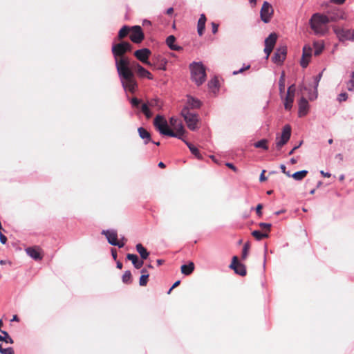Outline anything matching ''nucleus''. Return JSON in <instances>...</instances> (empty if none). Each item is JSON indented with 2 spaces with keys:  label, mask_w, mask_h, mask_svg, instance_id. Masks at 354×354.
I'll return each mask as SVG.
<instances>
[{
  "label": "nucleus",
  "mask_w": 354,
  "mask_h": 354,
  "mask_svg": "<svg viewBox=\"0 0 354 354\" xmlns=\"http://www.w3.org/2000/svg\"><path fill=\"white\" fill-rule=\"evenodd\" d=\"M169 124L173 129L169 128L165 118L159 115L153 120V125L160 134L184 140L183 136L186 131L182 122L172 117L169 119Z\"/></svg>",
  "instance_id": "obj_1"
},
{
  "label": "nucleus",
  "mask_w": 354,
  "mask_h": 354,
  "mask_svg": "<svg viewBox=\"0 0 354 354\" xmlns=\"http://www.w3.org/2000/svg\"><path fill=\"white\" fill-rule=\"evenodd\" d=\"M129 61L127 57L120 59L117 62V69L120 76L122 77V83L124 89L133 93L137 86L134 75L129 67Z\"/></svg>",
  "instance_id": "obj_2"
},
{
  "label": "nucleus",
  "mask_w": 354,
  "mask_h": 354,
  "mask_svg": "<svg viewBox=\"0 0 354 354\" xmlns=\"http://www.w3.org/2000/svg\"><path fill=\"white\" fill-rule=\"evenodd\" d=\"M129 36L130 40L135 44H140L144 38L145 35L142 28L140 26H124L119 30L118 37L120 40Z\"/></svg>",
  "instance_id": "obj_3"
},
{
  "label": "nucleus",
  "mask_w": 354,
  "mask_h": 354,
  "mask_svg": "<svg viewBox=\"0 0 354 354\" xmlns=\"http://www.w3.org/2000/svg\"><path fill=\"white\" fill-rule=\"evenodd\" d=\"M327 19L325 15L319 13L314 14L310 21V24L315 34L324 35L328 31Z\"/></svg>",
  "instance_id": "obj_4"
},
{
  "label": "nucleus",
  "mask_w": 354,
  "mask_h": 354,
  "mask_svg": "<svg viewBox=\"0 0 354 354\" xmlns=\"http://www.w3.org/2000/svg\"><path fill=\"white\" fill-rule=\"evenodd\" d=\"M192 79L197 85L202 84L206 78L205 69L203 64L193 63L189 66Z\"/></svg>",
  "instance_id": "obj_5"
},
{
  "label": "nucleus",
  "mask_w": 354,
  "mask_h": 354,
  "mask_svg": "<svg viewBox=\"0 0 354 354\" xmlns=\"http://www.w3.org/2000/svg\"><path fill=\"white\" fill-rule=\"evenodd\" d=\"M181 115L183 117L187 127L191 131H195L198 129V115L194 112L187 110V108H183L181 111Z\"/></svg>",
  "instance_id": "obj_6"
},
{
  "label": "nucleus",
  "mask_w": 354,
  "mask_h": 354,
  "mask_svg": "<svg viewBox=\"0 0 354 354\" xmlns=\"http://www.w3.org/2000/svg\"><path fill=\"white\" fill-rule=\"evenodd\" d=\"M333 30L340 41H354V29H345L337 26H333Z\"/></svg>",
  "instance_id": "obj_7"
},
{
  "label": "nucleus",
  "mask_w": 354,
  "mask_h": 354,
  "mask_svg": "<svg viewBox=\"0 0 354 354\" xmlns=\"http://www.w3.org/2000/svg\"><path fill=\"white\" fill-rule=\"evenodd\" d=\"M291 136V127L286 124L283 127L280 138H276V147L280 150L290 140Z\"/></svg>",
  "instance_id": "obj_8"
},
{
  "label": "nucleus",
  "mask_w": 354,
  "mask_h": 354,
  "mask_svg": "<svg viewBox=\"0 0 354 354\" xmlns=\"http://www.w3.org/2000/svg\"><path fill=\"white\" fill-rule=\"evenodd\" d=\"M102 234H104L108 240V242L112 245L118 246L119 248L124 247L127 239L122 238L120 241L118 240V234L114 230H103Z\"/></svg>",
  "instance_id": "obj_9"
},
{
  "label": "nucleus",
  "mask_w": 354,
  "mask_h": 354,
  "mask_svg": "<svg viewBox=\"0 0 354 354\" xmlns=\"http://www.w3.org/2000/svg\"><path fill=\"white\" fill-rule=\"evenodd\" d=\"M274 13L272 6L267 1H264L260 11L261 20L265 23L270 22Z\"/></svg>",
  "instance_id": "obj_10"
},
{
  "label": "nucleus",
  "mask_w": 354,
  "mask_h": 354,
  "mask_svg": "<svg viewBox=\"0 0 354 354\" xmlns=\"http://www.w3.org/2000/svg\"><path fill=\"white\" fill-rule=\"evenodd\" d=\"M327 22H337L346 18L345 13L340 9H335L324 15Z\"/></svg>",
  "instance_id": "obj_11"
},
{
  "label": "nucleus",
  "mask_w": 354,
  "mask_h": 354,
  "mask_svg": "<svg viewBox=\"0 0 354 354\" xmlns=\"http://www.w3.org/2000/svg\"><path fill=\"white\" fill-rule=\"evenodd\" d=\"M296 87L295 84L290 86L287 91V95L284 100V108L287 111H290L294 102Z\"/></svg>",
  "instance_id": "obj_12"
},
{
  "label": "nucleus",
  "mask_w": 354,
  "mask_h": 354,
  "mask_svg": "<svg viewBox=\"0 0 354 354\" xmlns=\"http://www.w3.org/2000/svg\"><path fill=\"white\" fill-rule=\"evenodd\" d=\"M230 268L234 270L235 273L239 274L241 276L246 275V268L245 266L239 263L238 257L236 256H234L232 257V261L231 264L230 265Z\"/></svg>",
  "instance_id": "obj_13"
},
{
  "label": "nucleus",
  "mask_w": 354,
  "mask_h": 354,
  "mask_svg": "<svg viewBox=\"0 0 354 354\" xmlns=\"http://www.w3.org/2000/svg\"><path fill=\"white\" fill-rule=\"evenodd\" d=\"M286 46H280L275 51L272 61L277 64H281L286 57Z\"/></svg>",
  "instance_id": "obj_14"
},
{
  "label": "nucleus",
  "mask_w": 354,
  "mask_h": 354,
  "mask_svg": "<svg viewBox=\"0 0 354 354\" xmlns=\"http://www.w3.org/2000/svg\"><path fill=\"white\" fill-rule=\"evenodd\" d=\"M25 250L27 254L35 261H41L43 259V251L39 246L28 247Z\"/></svg>",
  "instance_id": "obj_15"
},
{
  "label": "nucleus",
  "mask_w": 354,
  "mask_h": 354,
  "mask_svg": "<svg viewBox=\"0 0 354 354\" xmlns=\"http://www.w3.org/2000/svg\"><path fill=\"white\" fill-rule=\"evenodd\" d=\"M313 49L310 46H304L302 57L300 64L303 68H306L310 61Z\"/></svg>",
  "instance_id": "obj_16"
},
{
  "label": "nucleus",
  "mask_w": 354,
  "mask_h": 354,
  "mask_svg": "<svg viewBox=\"0 0 354 354\" xmlns=\"http://www.w3.org/2000/svg\"><path fill=\"white\" fill-rule=\"evenodd\" d=\"M151 54V51L147 48H142L135 51L134 55L138 59L144 64H149L148 58Z\"/></svg>",
  "instance_id": "obj_17"
},
{
  "label": "nucleus",
  "mask_w": 354,
  "mask_h": 354,
  "mask_svg": "<svg viewBox=\"0 0 354 354\" xmlns=\"http://www.w3.org/2000/svg\"><path fill=\"white\" fill-rule=\"evenodd\" d=\"M308 109H309L308 102L305 97H302L299 102V112H298L299 117L305 116L308 113Z\"/></svg>",
  "instance_id": "obj_18"
},
{
  "label": "nucleus",
  "mask_w": 354,
  "mask_h": 354,
  "mask_svg": "<svg viewBox=\"0 0 354 354\" xmlns=\"http://www.w3.org/2000/svg\"><path fill=\"white\" fill-rule=\"evenodd\" d=\"M187 100L185 106L183 108H187V110L198 109L201 106V102L192 96L187 95Z\"/></svg>",
  "instance_id": "obj_19"
},
{
  "label": "nucleus",
  "mask_w": 354,
  "mask_h": 354,
  "mask_svg": "<svg viewBox=\"0 0 354 354\" xmlns=\"http://www.w3.org/2000/svg\"><path fill=\"white\" fill-rule=\"evenodd\" d=\"M133 67L135 68L137 74L140 77H147L149 80L153 79V75H151V73L147 70H146L145 68H143L142 66H140L139 64H133Z\"/></svg>",
  "instance_id": "obj_20"
},
{
  "label": "nucleus",
  "mask_w": 354,
  "mask_h": 354,
  "mask_svg": "<svg viewBox=\"0 0 354 354\" xmlns=\"http://www.w3.org/2000/svg\"><path fill=\"white\" fill-rule=\"evenodd\" d=\"M130 46H113V53L114 54L115 59H116V63L118 62L120 60H118V57H121V58H124V57H122V55L127 52V50L129 49L128 47Z\"/></svg>",
  "instance_id": "obj_21"
},
{
  "label": "nucleus",
  "mask_w": 354,
  "mask_h": 354,
  "mask_svg": "<svg viewBox=\"0 0 354 354\" xmlns=\"http://www.w3.org/2000/svg\"><path fill=\"white\" fill-rule=\"evenodd\" d=\"M127 259L131 261L133 266L137 269L140 268L144 264L143 260H140L138 256L134 254H127Z\"/></svg>",
  "instance_id": "obj_22"
},
{
  "label": "nucleus",
  "mask_w": 354,
  "mask_h": 354,
  "mask_svg": "<svg viewBox=\"0 0 354 354\" xmlns=\"http://www.w3.org/2000/svg\"><path fill=\"white\" fill-rule=\"evenodd\" d=\"M206 21L207 19L205 15L204 14H201L197 24V32L200 36L203 35L204 32Z\"/></svg>",
  "instance_id": "obj_23"
},
{
  "label": "nucleus",
  "mask_w": 354,
  "mask_h": 354,
  "mask_svg": "<svg viewBox=\"0 0 354 354\" xmlns=\"http://www.w3.org/2000/svg\"><path fill=\"white\" fill-rule=\"evenodd\" d=\"M194 263L192 261L189 262L188 264H184L181 266V272L185 275H190L194 270Z\"/></svg>",
  "instance_id": "obj_24"
},
{
  "label": "nucleus",
  "mask_w": 354,
  "mask_h": 354,
  "mask_svg": "<svg viewBox=\"0 0 354 354\" xmlns=\"http://www.w3.org/2000/svg\"><path fill=\"white\" fill-rule=\"evenodd\" d=\"M140 137L145 140V144H147L151 142V134L143 127H139L138 129Z\"/></svg>",
  "instance_id": "obj_25"
},
{
  "label": "nucleus",
  "mask_w": 354,
  "mask_h": 354,
  "mask_svg": "<svg viewBox=\"0 0 354 354\" xmlns=\"http://www.w3.org/2000/svg\"><path fill=\"white\" fill-rule=\"evenodd\" d=\"M136 248L142 260L147 259L149 257V252L141 243H138Z\"/></svg>",
  "instance_id": "obj_26"
},
{
  "label": "nucleus",
  "mask_w": 354,
  "mask_h": 354,
  "mask_svg": "<svg viewBox=\"0 0 354 354\" xmlns=\"http://www.w3.org/2000/svg\"><path fill=\"white\" fill-rule=\"evenodd\" d=\"M183 141L185 142L187 146L189 147L190 151L192 152V153L193 155H194L199 160L203 158L201 154L200 153L199 150L196 147H194L192 143L188 142L187 141H186L185 140Z\"/></svg>",
  "instance_id": "obj_27"
},
{
  "label": "nucleus",
  "mask_w": 354,
  "mask_h": 354,
  "mask_svg": "<svg viewBox=\"0 0 354 354\" xmlns=\"http://www.w3.org/2000/svg\"><path fill=\"white\" fill-rule=\"evenodd\" d=\"M307 174L308 171L306 170H302L294 173L290 176L292 177L296 180H301L306 176Z\"/></svg>",
  "instance_id": "obj_28"
},
{
  "label": "nucleus",
  "mask_w": 354,
  "mask_h": 354,
  "mask_svg": "<svg viewBox=\"0 0 354 354\" xmlns=\"http://www.w3.org/2000/svg\"><path fill=\"white\" fill-rule=\"evenodd\" d=\"M122 282L126 284H130L132 283V274L131 271L127 270L122 275Z\"/></svg>",
  "instance_id": "obj_29"
},
{
  "label": "nucleus",
  "mask_w": 354,
  "mask_h": 354,
  "mask_svg": "<svg viewBox=\"0 0 354 354\" xmlns=\"http://www.w3.org/2000/svg\"><path fill=\"white\" fill-rule=\"evenodd\" d=\"M277 40V35L275 32L271 33L264 41V44H275Z\"/></svg>",
  "instance_id": "obj_30"
},
{
  "label": "nucleus",
  "mask_w": 354,
  "mask_h": 354,
  "mask_svg": "<svg viewBox=\"0 0 354 354\" xmlns=\"http://www.w3.org/2000/svg\"><path fill=\"white\" fill-rule=\"evenodd\" d=\"M252 235L257 240L261 241L264 238L268 237V234L267 232L262 233L259 230H254L252 232Z\"/></svg>",
  "instance_id": "obj_31"
},
{
  "label": "nucleus",
  "mask_w": 354,
  "mask_h": 354,
  "mask_svg": "<svg viewBox=\"0 0 354 354\" xmlns=\"http://www.w3.org/2000/svg\"><path fill=\"white\" fill-rule=\"evenodd\" d=\"M254 147L257 148H262L265 150L268 149V140L266 139H262L254 143Z\"/></svg>",
  "instance_id": "obj_32"
},
{
  "label": "nucleus",
  "mask_w": 354,
  "mask_h": 354,
  "mask_svg": "<svg viewBox=\"0 0 354 354\" xmlns=\"http://www.w3.org/2000/svg\"><path fill=\"white\" fill-rule=\"evenodd\" d=\"M250 248V244L249 242H246L243 248L241 258L242 259H246Z\"/></svg>",
  "instance_id": "obj_33"
},
{
  "label": "nucleus",
  "mask_w": 354,
  "mask_h": 354,
  "mask_svg": "<svg viewBox=\"0 0 354 354\" xmlns=\"http://www.w3.org/2000/svg\"><path fill=\"white\" fill-rule=\"evenodd\" d=\"M148 103L150 107H155L158 109H160L162 107V102L158 99H152Z\"/></svg>",
  "instance_id": "obj_34"
},
{
  "label": "nucleus",
  "mask_w": 354,
  "mask_h": 354,
  "mask_svg": "<svg viewBox=\"0 0 354 354\" xmlns=\"http://www.w3.org/2000/svg\"><path fill=\"white\" fill-rule=\"evenodd\" d=\"M149 103L148 104H142L141 106L142 112L145 115L147 118H150L152 116V113L150 111L149 109Z\"/></svg>",
  "instance_id": "obj_35"
},
{
  "label": "nucleus",
  "mask_w": 354,
  "mask_h": 354,
  "mask_svg": "<svg viewBox=\"0 0 354 354\" xmlns=\"http://www.w3.org/2000/svg\"><path fill=\"white\" fill-rule=\"evenodd\" d=\"M1 333L4 335V336L0 335V341H3L6 343L13 344L12 339L10 337L8 333L6 331L1 330Z\"/></svg>",
  "instance_id": "obj_36"
},
{
  "label": "nucleus",
  "mask_w": 354,
  "mask_h": 354,
  "mask_svg": "<svg viewBox=\"0 0 354 354\" xmlns=\"http://www.w3.org/2000/svg\"><path fill=\"white\" fill-rule=\"evenodd\" d=\"M279 87L280 93H283L285 91V75L284 73H282L279 82Z\"/></svg>",
  "instance_id": "obj_37"
},
{
  "label": "nucleus",
  "mask_w": 354,
  "mask_h": 354,
  "mask_svg": "<svg viewBox=\"0 0 354 354\" xmlns=\"http://www.w3.org/2000/svg\"><path fill=\"white\" fill-rule=\"evenodd\" d=\"M149 274L141 275L139 280V284L141 286H145L147 284Z\"/></svg>",
  "instance_id": "obj_38"
},
{
  "label": "nucleus",
  "mask_w": 354,
  "mask_h": 354,
  "mask_svg": "<svg viewBox=\"0 0 354 354\" xmlns=\"http://www.w3.org/2000/svg\"><path fill=\"white\" fill-rule=\"evenodd\" d=\"M322 77V72L319 73L317 76L314 77L315 89L317 91L319 82ZM317 93H316L315 98L317 97Z\"/></svg>",
  "instance_id": "obj_39"
},
{
  "label": "nucleus",
  "mask_w": 354,
  "mask_h": 354,
  "mask_svg": "<svg viewBox=\"0 0 354 354\" xmlns=\"http://www.w3.org/2000/svg\"><path fill=\"white\" fill-rule=\"evenodd\" d=\"M259 225L262 230H265L267 233H268L270 231L271 224L270 223H260Z\"/></svg>",
  "instance_id": "obj_40"
},
{
  "label": "nucleus",
  "mask_w": 354,
  "mask_h": 354,
  "mask_svg": "<svg viewBox=\"0 0 354 354\" xmlns=\"http://www.w3.org/2000/svg\"><path fill=\"white\" fill-rule=\"evenodd\" d=\"M316 48L314 50V55L315 56L319 55L324 49V46H315Z\"/></svg>",
  "instance_id": "obj_41"
},
{
  "label": "nucleus",
  "mask_w": 354,
  "mask_h": 354,
  "mask_svg": "<svg viewBox=\"0 0 354 354\" xmlns=\"http://www.w3.org/2000/svg\"><path fill=\"white\" fill-rule=\"evenodd\" d=\"M274 46H266L264 49L265 53H266V58H268L272 51Z\"/></svg>",
  "instance_id": "obj_42"
},
{
  "label": "nucleus",
  "mask_w": 354,
  "mask_h": 354,
  "mask_svg": "<svg viewBox=\"0 0 354 354\" xmlns=\"http://www.w3.org/2000/svg\"><path fill=\"white\" fill-rule=\"evenodd\" d=\"M347 98H348V95H347V93H340V94L339 95L337 100H338V101H339V102H343V101H346V100H347Z\"/></svg>",
  "instance_id": "obj_43"
},
{
  "label": "nucleus",
  "mask_w": 354,
  "mask_h": 354,
  "mask_svg": "<svg viewBox=\"0 0 354 354\" xmlns=\"http://www.w3.org/2000/svg\"><path fill=\"white\" fill-rule=\"evenodd\" d=\"M176 41V37L174 35H169L166 39V44H174Z\"/></svg>",
  "instance_id": "obj_44"
},
{
  "label": "nucleus",
  "mask_w": 354,
  "mask_h": 354,
  "mask_svg": "<svg viewBox=\"0 0 354 354\" xmlns=\"http://www.w3.org/2000/svg\"><path fill=\"white\" fill-rule=\"evenodd\" d=\"M250 68V65H247L245 66H243V68H241L239 71H234L233 72V75H237L239 73H243V71H245L246 70H248Z\"/></svg>",
  "instance_id": "obj_45"
},
{
  "label": "nucleus",
  "mask_w": 354,
  "mask_h": 354,
  "mask_svg": "<svg viewBox=\"0 0 354 354\" xmlns=\"http://www.w3.org/2000/svg\"><path fill=\"white\" fill-rule=\"evenodd\" d=\"M140 104V100H138V98L133 97L131 99V104H132L133 106L138 107Z\"/></svg>",
  "instance_id": "obj_46"
},
{
  "label": "nucleus",
  "mask_w": 354,
  "mask_h": 354,
  "mask_svg": "<svg viewBox=\"0 0 354 354\" xmlns=\"http://www.w3.org/2000/svg\"><path fill=\"white\" fill-rule=\"evenodd\" d=\"M211 26L212 33L216 34L218 32V24H216L215 22H212Z\"/></svg>",
  "instance_id": "obj_47"
},
{
  "label": "nucleus",
  "mask_w": 354,
  "mask_h": 354,
  "mask_svg": "<svg viewBox=\"0 0 354 354\" xmlns=\"http://www.w3.org/2000/svg\"><path fill=\"white\" fill-rule=\"evenodd\" d=\"M262 208H263L262 204L257 205V206L256 207V212L258 214V216H261V215H262V212H261Z\"/></svg>",
  "instance_id": "obj_48"
},
{
  "label": "nucleus",
  "mask_w": 354,
  "mask_h": 354,
  "mask_svg": "<svg viewBox=\"0 0 354 354\" xmlns=\"http://www.w3.org/2000/svg\"><path fill=\"white\" fill-rule=\"evenodd\" d=\"M2 354H15L14 349L12 347H9L3 350Z\"/></svg>",
  "instance_id": "obj_49"
},
{
  "label": "nucleus",
  "mask_w": 354,
  "mask_h": 354,
  "mask_svg": "<svg viewBox=\"0 0 354 354\" xmlns=\"http://www.w3.org/2000/svg\"><path fill=\"white\" fill-rule=\"evenodd\" d=\"M0 241L2 244H6L7 242V237L0 232Z\"/></svg>",
  "instance_id": "obj_50"
},
{
  "label": "nucleus",
  "mask_w": 354,
  "mask_h": 354,
  "mask_svg": "<svg viewBox=\"0 0 354 354\" xmlns=\"http://www.w3.org/2000/svg\"><path fill=\"white\" fill-rule=\"evenodd\" d=\"M280 168L283 174H285L287 176L290 177L291 174L289 171H286V166L284 165H281Z\"/></svg>",
  "instance_id": "obj_51"
},
{
  "label": "nucleus",
  "mask_w": 354,
  "mask_h": 354,
  "mask_svg": "<svg viewBox=\"0 0 354 354\" xmlns=\"http://www.w3.org/2000/svg\"><path fill=\"white\" fill-rule=\"evenodd\" d=\"M172 50L180 51L183 50L182 46H169Z\"/></svg>",
  "instance_id": "obj_52"
},
{
  "label": "nucleus",
  "mask_w": 354,
  "mask_h": 354,
  "mask_svg": "<svg viewBox=\"0 0 354 354\" xmlns=\"http://www.w3.org/2000/svg\"><path fill=\"white\" fill-rule=\"evenodd\" d=\"M265 173H266V170H263L261 175H260V177H259V180L261 182H263L265 180H266V177L265 176Z\"/></svg>",
  "instance_id": "obj_53"
},
{
  "label": "nucleus",
  "mask_w": 354,
  "mask_h": 354,
  "mask_svg": "<svg viewBox=\"0 0 354 354\" xmlns=\"http://www.w3.org/2000/svg\"><path fill=\"white\" fill-rule=\"evenodd\" d=\"M180 281H176V282L173 284V286H171V288L169 290V291H168V294H170V293H171V290H172L174 288H175L176 287H177V286L180 284Z\"/></svg>",
  "instance_id": "obj_54"
},
{
  "label": "nucleus",
  "mask_w": 354,
  "mask_h": 354,
  "mask_svg": "<svg viewBox=\"0 0 354 354\" xmlns=\"http://www.w3.org/2000/svg\"><path fill=\"white\" fill-rule=\"evenodd\" d=\"M226 166L227 167L230 168L231 169H232L234 171H237L236 167L233 164H232V163L227 162V163H226Z\"/></svg>",
  "instance_id": "obj_55"
},
{
  "label": "nucleus",
  "mask_w": 354,
  "mask_h": 354,
  "mask_svg": "<svg viewBox=\"0 0 354 354\" xmlns=\"http://www.w3.org/2000/svg\"><path fill=\"white\" fill-rule=\"evenodd\" d=\"M111 254H112V257H113V258L115 260H116V259H117V251H116V250H115V249H114V248H112V249H111Z\"/></svg>",
  "instance_id": "obj_56"
},
{
  "label": "nucleus",
  "mask_w": 354,
  "mask_h": 354,
  "mask_svg": "<svg viewBox=\"0 0 354 354\" xmlns=\"http://www.w3.org/2000/svg\"><path fill=\"white\" fill-rule=\"evenodd\" d=\"M301 144H302V142H301L298 146H295V147H294V148H293V149H292V150L288 153V154H289V155H292V154L295 152V151L297 149H298V148L301 146Z\"/></svg>",
  "instance_id": "obj_57"
},
{
  "label": "nucleus",
  "mask_w": 354,
  "mask_h": 354,
  "mask_svg": "<svg viewBox=\"0 0 354 354\" xmlns=\"http://www.w3.org/2000/svg\"><path fill=\"white\" fill-rule=\"evenodd\" d=\"M320 173L324 177L329 178L331 176V174L330 173L324 172V171H321Z\"/></svg>",
  "instance_id": "obj_58"
},
{
  "label": "nucleus",
  "mask_w": 354,
  "mask_h": 354,
  "mask_svg": "<svg viewBox=\"0 0 354 354\" xmlns=\"http://www.w3.org/2000/svg\"><path fill=\"white\" fill-rule=\"evenodd\" d=\"M335 158L339 161H342L343 160V155L342 153H337L335 156Z\"/></svg>",
  "instance_id": "obj_59"
},
{
  "label": "nucleus",
  "mask_w": 354,
  "mask_h": 354,
  "mask_svg": "<svg viewBox=\"0 0 354 354\" xmlns=\"http://www.w3.org/2000/svg\"><path fill=\"white\" fill-rule=\"evenodd\" d=\"M142 25H143L144 26H151V21H148V20H144V21H143V23H142Z\"/></svg>",
  "instance_id": "obj_60"
},
{
  "label": "nucleus",
  "mask_w": 354,
  "mask_h": 354,
  "mask_svg": "<svg viewBox=\"0 0 354 354\" xmlns=\"http://www.w3.org/2000/svg\"><path fill=\"white\" fill-rule=\"evenodd\" d=\"M331 1L337 4H342L345 0H331Z\"/></svg>",
  "instance_id": "obj_61"
},
{
  "label": "nucleus",
  "mask_w": 354,
  "mask_h": 354,
  "mask_svg": "<svg viewBox=\"0 0 354 354\" xmlns=\"http://www.w3.org/2000/svg\"><path fill=\"white\" fill-rule=\"evenodd\" d=\"M174 12L173 8H169L167 10L166 13L169 15H171Z\"/></svg>",
  "instance_id": "obj_62"
},
{
  "label": "nucleus",
  "mask_w": 354,
  "mask_h": 354,
  "mask_svg": "<svg viewBox=\"0 0 354 354\" xmlns=\"http://www.w3.org/2000/svg\"><path fill=\"white\" fill-rule=\"evenodd\" d=\"M141 274H142L141 275H146V274H149L148 271L147 270V269H146V268H143V269H142V270H141Z\"/></svg>",
  "instance_id": "obj_63"
},
{
  "label": "nucleus",
  "mask_w": 354,
  "mask_h": 354,
  "mask_svg": "<svg viewBox=\"0 0 354 354\" xmlns=\"http://www.w3.org/2000/svg\"><path fill=\"white\" fill-rule=\"evenodd\" d=\"M158 167H159L160 168H161V169H164V168H165V167H166V166H165V163H164V162H160L158 163Z\"/></svg>",
  "instance_id": "obj_64"
}]
</instances>
